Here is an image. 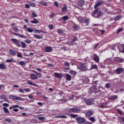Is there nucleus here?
Instances as JSON below:
<instances>
[{
    "instance_id": "obj_1",
    "label": "nucleus",
    "mask_w": 124,
    "mask_h": 124,
    "mask_svg": "<svg viewBox=\"0 0 124 124\" xmlns=\"http://www.w3.org/2000/svg\"><path fill=\"white\" fill-rule=\"evenodd\" d=\"M102 16H103V12L100 10H98V9H96L93 11L92 16L94 17V18H99Z\"/></svg>"
},
{
    "instance_id": "obj_2",
    "label": "nucleus",
    "mask_w": 124,
    "mask_h": 124,
    "mask_svg": "<svg viewBox=\"0 0 124 124\" xmlns=\"http://www.w3.org/2000/svg\"><path fill=\"white\" fill-rule=\"evenodd\" d=\"M90 19L87 18V17H83L81 20L80 23L82 25V26H88L89 25V20Z\"/></svg>"
},
{
    "instance_id": "obj_3",
    "label": "nucleus",
    "mask_w": 124,
    "mask_h": 124,
    "mask_svg": "<svg viewBox=\"0 0 124 124\" xmlns=\"http://www.w3.org/2000/svg\"><path fill=\"white\" fill-rule=\"evenodd\" d=\"M81 111V109L78 108H73L68 109L69 113H79Z\"/></svg>"
},
{
    "instance_id": "obj_4",
    "label": "nucleus",
    "mask_w": 124,
    "mask_h": 124,
    "mask_svg": "<svg viewBox=\"0 0 124 124\" xmlns=\"http://www.w3.org/2000/svg\"><path fill=\"white\" fill-rule=\"evenodd\" d=\"M76 121H77L78 124H84V123H86V120L85 118L80 117H77L76 118Z\"/></svg>"
},
{
    "instance_id": "obj_5",
    "label": "nucleus",
    "mask_w": 124,
    "mask_h": 124,
    "mask_svg": "<svg viewBox=\"0 0 124 124\" xmlns=\"http://www.w3.org/2000/svg\"><path fill=\"white\" fill-rule=\"evenodd\" d=\"M12 42H13L15 44H16V46L18 48L21 47V43L20 41L16 39H12L11 40Z\"/></svg>"
},
{
    "instance_id": "obj_6",
    "label": "nucleus",
    "mask_w": 124,
    "mask_h": 124,
    "mask_svg": "<svg viewBox=\"0 0 124 124\" xmlns=\"http://www.w3.org/2000/svg\"><path fill=\"white\" fill-rule=\"evenodd\" d=\"M124 68H117L115 70V74L118 75L124 74Z\"/></svg>"
},
{
    "instance_id": "obj_7",
    "label": "nucleus",
    "mask_w": 124,
    "mask_h": 124,
    "mask_svg": "<svg viewBox=\"0 0 124 124\" xmlns=\"http://www.w3.org/2000/svg\"><path fill=\"white\" fill-rule=\"evenodd\" d=\"M53 51V48L51 46H46L45 47V52L46 53H51Z\"/></svg>"
},
{
    "instance_id": "obj_8",
    "label": "nucleus",
    "mask_w": 124,
    "mask_h": 124,
    "mask_svg": "<svg viewBox=\"0 0 124 124\" xmlns=\"http://www.w3.org/2000/svg\"><path fill=\"white\" fill-rule=\"evenodd\" d=\"M79 69L80 70H82V71H86L87 68V67L85 66V65L81 63L79 64Z\"/></svg>"
},
{
    "instance_id": "obj_9",
    "label": "nucleus",
    "mask_w": 124,
    "mask_h": 124,
    "mask_svg": "<svg viewBox=\"0 0 124 124\" xmlns=\"http://www.w3.org/2000/svg\"><path fill=\"white\" fill-rule=\"evenodd\" d=\"M30 78L31 80H37V76L34 74H31L30 75Z\"/></svg>"
},
{
    "instance_id": "obj_10",
    "label": "nucleus",
    "mask_w": 124,
    "mask_h": 124,
    "mask_svg": "<svg viewBox=\"0 0 124 124\" xmlns=\"http://www.w3.org/2000/svg\"><path fill=\"white\" fill-rule=\"evenodd\" d=\"M78 4L79 6L83 7V5H84V4H85V0H79L78 1Z\"/></svg>"
},
{
    "instance_id": "obj_11",
    "label": "nucleus",
    "mask_w": 124,
    "mask_h": 124,
    "mask_svg": "<svg viewBox=\"0 0 124 124\" xmlns=\"http://www.w3.org/2000/svg\"><path fill=\"white\" fill-rule=\"evenodd\" d=\"M85 103L87 105H92L93 104V100L91 99H86L85 101Z\"/></svg>"
},
{
    "instance_id": "obj_12",
    "label": "nucleus",
    "mask_w": 124,
    "mask_h": 124,
    "mask_svg": "<svg viewBox=\"0 0 124 124\" xmlns=\"http://www.w3.org/2000/svg\"><path fill=\"white\" fill-rule=\"evenodd\" d=\"M118 98V96L117 95H111L109 98V100H111V101H115L116 99Z\"/></svg>"
},
{
    "instance_id": "obj_13",
    "label": "nucleus",
    "mask_w": 124,
    "mask_h": 124,
    "mask_svg": "<svg viewBox=\"0 0 124 124\" xmlns=\"http://www.w3.org/2000/svg\"><path fill=\"white\" fill-rule=\"evenodd\" d=\"M93 60L96 62H99V57L96 54H94V57H93Z\"/></svg>"
},
{
    "instance_id": "obj_14",
    "label": "nucleus",
    "mask_w": 124,
    "mask_h": 124,
    "mask_svg": "<svg viewBox=\"0 0 124 124\" xmlns=\"http://www.w3.org/2000/svg\"><path fill=\"white\" fill-rule=\"evenodd\" d=\"M27 84L28 85H31V86H34V87H38V85L35 84L34 82H32L30 80H27Z\"/></svg>"
},
{
    "instance_id": "obj_15",
    "label": "nucleus",
    "mask_w": 124,
    "mask_h": 124,
    "mask_svg": "<svg viewBox=\"0 0 124 124\" xmlns=\"http://www.w3.org/2000/svg\"><path fill=\"white\" fill-rule=\"evenodd\" d=\"M87 117H91V116L93 115V111L92 110H89L86 114Z\"/></svg>"
},
{
    "instance_id": "obj_16",
    "label": "nucleus",
    "mask_w": 124,
    "mask_h": 124,
    "mask_svg": "<svg viewBox=\"0 0 124 124\" xmlns=\"http://www.w3.org/2000/svg\"><path fill=\"white\" fill-rule=\"evenodd\" d=\"M78 41V38H77V37H74L72 40V42L70 43V45H73L75 42H76V41Z\"/></svg>"
},
{
    "instance_id": "obj_17",
    "label": "nucleus",
    "mask_w": 124,
    "mask_h": 124,
    "mask_svg": "<svg viewBox=\"0 0 124 124\" xmlns=\"http://www.w3.org/2000/svg\"><path fill=\"white\" fill-rule=\"evenodd\" d=\"M102 3H103V2H98V3H96L95 5L94 6V8H95L96 9H98L97 7L100 6V5H101V4H102Z\"/></svg>"
},
{
    "instance_id": "obj_18",
    "label": "nucleus",
    "mask_w": 124,
    "mask_h": 124,
    "mask_svg": "<svg viewBox=\"0 0 124 124\" xmlns=\"http://www.w3.org/2000/svg\"><path fill=\"white\" fill-rule=\"evenodd\" d=\"M9 53L11 56H15L16 55V51H14L12 49L9 50Z\"/></svg>"
},
{
    "instance_id": "obj_19",
    "label": "nucleus",
    "mask_w": 124,
    "mask_h": 124,
    "mask_svg": "<svg viewBox=\"0 0 124 124\" xmlns=\"http://www.w3.org/2000/svg\"><path fill=\"white\" fill-rule=\"evenodd\" d=\"M6 68V65L3 63H0V69H5Z\"/></svg>"
},
{
    "instance_id": "obj_20",
    "label": "nucleus",
    "mask_w": 124,
    "mask_h": 124,
    "mask_svg": "<svg viewBox=\"0 0 124 124\" xmlns=\"http://www.w3.org/2000/svg\"><path fill=\"white\" fill-rule=\"evenodd\" d=\"M34 32L35 33H44V31H41V30H36V29H35L34 30Z\"/></svg>"
},
{
    "instance_id": "obj_21",
    "label": "nucleus",
    "mask_w": 124,
    "mask_h": 124,
    "mask_svg": "<svg viewBox=\"0 0 124 124\" xmlns=\"http://www.w3.org/2000/svg\"><path fill=\"white\" fill-rule=\"evenodd\" d=\"M116 61L117 62H123L124 59L121 58L117 57L116 58Z\"/></svg>"
},
{
    "instance_id": "obj_22",
    "label": "nucleus",
    "mask_w": 124,
    "mask_h": 124,
    "mask_svg": "<svg viewBox=\"0 0 124 124\" xmlns=\"http://www.w3.org/2000/svg\"><path fill=\"white\" fill-rule=\"evenodd\" d=\"M30 22L31 23V24H38L39 21L36 18H33V20H31Z\"/></svg>"
},
{
    "instance_id": "obj_23",
    "label": "nucleus",
    "mask_w": 124,
    "mask_h": 124,
    "mask_svg": "<svg viewBox=\"0 0 124 124\" xmlns=\"http://www.w3.org/2000/svg\"><path fill=\"white\" fill-rule=\"evenodd\" d=\"M54 75L56 78H58V79H61V78H62V75H61V74L55 73Z\"/></svg>"
},
{
    "instance_id": "obj_24",
    "label": "nucleus",
    "mask_w": 124,
    "mask_h": 124,
    "mask_svg": "<svg viewBox=\"0 0 124 124\" xmlns=\"http://www.w3.org/2000/svg\"><path fill=\"white\" fill-rule=\"evenodd\" d=\"M73 29L74 31H78L79 30V26L76 24H75L73 26Z\"/></svg>"
},
{
    "instance_id": "obj_25",
    "label": "nucleus",
    "mask_w": 124,
    "mask_h": 124,
    "mask_svg": "<svg viewBox=\"0 0 124 124\" xmlns=\"http://www.w3.org/2000/svg\"><path fill=\"white\" fill-rule=\"evenodd\" d=\"M66 80L67 81H71V76L70 75L67 74L65 75Z\"/></svg>"
},
{
    "instance_id": "obj_26",
    "label": "nucleus",
    "mask_w": 124,
    "mask_h": 124,
    "mask_svg": "<svg viewBox=\"0 0 124 124\" xmlns=\"http://www.w3.org/2000/svg\"><path fill=\"white\" fill-rule=\"evenodd\" d=\"M66 10H67V6L66 4H65L64 7L62 8V12L64 13L65 12H66Z\"/></svg>"
},
{
    "instance_id": "obj_27",
    "label": "nucleus",
    "mask_w": 124,
    "mask_h": 124,
    "mask_svg": "<svg viewBox=\"0 0 124 124\" xmlns=\"http://www.w3.org/2000/svg\"><path fill=\"white\" fill-rule=\"evenodd\" d=\"M2 109H3V110H4V112L6 114H10V112H9V110H8V109H7V108H6L5 107H3Z\"/></svg>"
},
{
    "instance_id": "obj_28",
    "label": "nucleus",
    "mask_w": 124,
    "mask_h": 124,
    "mask_svg": "<svg viewBox=\"0 0 124 124\" xmlns=\"http://www.w3.org/2000/svg\"><path fill=\"white\" fill-rule=\"evenodd\" d=\"M33 37H34L36 39H42V37L40 36L38 34H34Z\"/></svg>"
},
{
    "instance_id": "obj_29",
    "label": "nucleus",
    "mask_w": 124,
    "mask_h": 124,
    "mask_svg": "<svg viewBox=\"0 0 124 124\" xmlns=\"http://www.w3.org/2000/svg\"><path fill=\"white\" fill-rule=\"evenodd\" d=\"M21 45L22 48L25 49L27 47V44L24 42H21Z\"/></svg>"
},
{
    "instance_id": "obj_30",
    "label": "nucleus",
    "mask_w": 124,
    "mask_h": 124,
    "mask_svg": "<svg viewBox=\"0 0 124 124\" xmlns=\"http://www.w3.org/2000/svg\"><path fill=\"white\" fill-rule=\"evenodd\" d=\"M56 118H60V119H67V116L65 115H60V116H57Z\"/></svg>"
},
{
    "instance_id": "obj_31",
    "label": "nucleus",
    "mask_w": 124,
    "mask_h": 124,
    "mask_svg": "<svg viewBox=\"0 0 124 124\" xmlns=\"http://www.w3.org/2000/svg\"><path fill=\"white\" fill-rule=\"evenodd\" d=\"M16 100H19L20 101H24L25 100V99L21 98V97H16Z\"/></svg>"
},
{
    "instance_id": "obj_32",
    "label": "nucleus",
    "mask_w": 124,
    "mask_h": 124,
    "mask_svg": "<svg viewBox=\"0 0 124 124\" xmlns=\"http://www.w3.org/2000/svg\"><path fill=\"white\" fill-rule=\"evenodd\" d=\"M6 62H14L15 61H14V59L12 58L11 59H8L7 60H6Z\"/></svg>"
},
{
    "instance_id": "obj_33",
    "label": "nucleus",
    "mask_w": 124,
    "mask_h": 124,
    "mask_svg": "<svg viewBox=\"0 0 124 124\" xmlns=\"http://www.w3.org/2000/svg\"><path fill=\"white\" fill-rule=\"evenodd\" d=\"M89 120L92 122V123H94L95 122V118H94V117H91L89 118Z\"/></svg>"
},
{
    "instance_id": "obj_34",
    "label": "nucleus",
    "mask_w": 124,
    "mask_h": 124,
    "mask_svg": "<svg viewBox=\"0 0 124 124\" xmlns=\"http://www.w3.org/2000/svg\"><path fill=\"white\" fill-rule=\"evenodd\" d=\"M70 74H71V75H73L74 76L77 74V72L74 71H70Z\"/></svg>"
},
{
    "instance_id": "obj_35",
    "label": "nucleus",
    "mask_w": 124,
    "mask_h": 124,
    "mask_svg": "<svg viewBox=\"0 0 124 124\" xmlns=\"http://www.w3.org/2000/svg\"><path fill=\"white\" fill-rule=\"evenodd\" d=\"M40 4H42V5H44V6H47V2H44L43 1H41L40 2Z\"/></svg>"
},
{
    "instance_id": "obj_36",
    "label": "nucleus",
    "mask_w": 124,
    "mask_h": 124,
    "mask_svg": "<svg viewBox=\"0 0 124 124\" xmlns=\"http://www.w3.org/2000/svg\"><path fill=\"white\" fill-rule=\"evenodd\" d=\"M97 68V66L95 64H93L91 67V69H96Z\"/></svg>"
},
{
    "instance_id": "obj_37",
    "label": "nucleus",
    "mask_w": 124,
    "mask_h": 124,
    "mask_svg": "<svg viewBox=\"0 0 124 124\" xmlns=\"http://www.w3.org/2000/svg\"><path fill=\"white\" fill-rule=\"evenodd\" d=\"M27 31H28V32L31 33L32 32H34V30H32V29H31L30 28H27Z\"/></svg>"
},
{
    "instance_id": "obj_38",
    "label": "nucleus",
    "mask_w": 124,
    "mask_h": 124,
    "mask_svg": "<svg viewBox=\"0 0 124 124\" xmlns=\"http://www.w3.org/2000/svg\"><path fill=\"white\" fill-rule=\"evenodd\" d=\"M70 116L71 117V118H73V119H74V118H76V117H78V115L71 114H70Z\"/></svg>"
},
{
    "instance_id": "obj_39",
    "label": "nucleus",
    "mask_w": 124,
    "mask_h": 124,
    "mask_svg": "<svg viewBox=\"0 0 124 124\" xmlns=\"http://www.w3.org/2000/svg\"><path fill=\"white\" fill-rule=\"evenodd\" d=\"M19 64L20 65H21V66H24V65H25L26 63H25V62L24 61H20L19 62Z\"/></svg>"
},
{
    "instance_id": "obj_40",
    "label": "nucleus",
    "mask_w": 124,
    "mask_h": 124,
    "mask_svg": "<svg viewBox=\"0 0 124 124\" xmlns=\"http://www.w3.org/2000/svg\"><path fill=\"white\" fill-rule=\"evenodd\" d=\"M9 97L10 99H13V100H15V99H16V96H14L13 95H11Z\"/></svg>"
},
{
    "instance_id": "obj_41",
    "label": "nucleus",
    "mask_w": 124,
    "mask_h": 124,
    "mask_svg": "<svg viewBox=\"0 0 124 124\" xmlns=\"http://www.w3.org/2000/svg\"><path fill=\"white\" fill-rule=\"evenodd\" d=\"M57 32L58 33H59V34H62V33H63V31H62V29H59L57 31Z\"/></svg>"
},
{
    "instance_id": "obj_42",
    "label": "nucleus",
    "mask_w": 124,
    "mask_h": 124,
    "mask_svg": "<svg viewBox=\"0 0 124 124\" xmlns=\"http://www.w3.org/2000/svg\"><path fill=\"white\" fill-rule=\"evenodd\" d=\"M31 18H34L35 17H37V15L35 14L34 12L32 13L31 14Z\"/></svg>"
},
{
    "instance_id": "obj_43",
    "label": "nucleus",
    "mask_w": 124,
    "mask_h": 124,
    "mask_svg": "<svg viewBox=\"0 0 124 124\" xmlns=\"http://www.w3.org/2000/svg\"><path fill=\"white\" fill-rule=\"evenodd\" d=\"M13 30H14V31H15L16 32H18V31H19V30L18 29V28L15 26L13 27Z\"/></svg>"
},
{
    "instance_id": "obj_44",
    "label": "nucleus",
    "mask_w": 124,
    "mask_h": 124,
    "mask_svg": "<svg viewBox=\"0 0 124 124\" xmlns=\"http://www.w3.org/2000/svg\"><path fill=\"white\" fill-rule=\"evenodd\" d=\"M16 53L17 54V57L18 58H23V57H22V53L18 52V51H16Z\"/></svg>"
},
{
    "instance_id": "obj_45",
    "label": "nucleus",
    "mask_w": 124,
    "mask_h": 124,
    "mask_svg": "<svg viewBox=\"0 0 124 124\" xmlns=\"http://www.w3.org/2000/svg\"><path fill=\"white\" fill-rule=\"evenodd\" d=\"M121 16H117L114 18V20H115V21H118V20H119V19H121Z\"/></svg>"
},
{
    "instance_id": "obj_46",
    "label": "nucleus",
    "mask_w": 124,
    "mask_h": 124,
    "mask_svg": "<svg viewBox=\"0 0 124 124\" xmlns=\"http://www.w3.org/2000/svg\"><path fill=\"white\" fill-rule=\"evenodd\" d=\"M0 98L1 99H5L6 98V96H5V95H1L0 96Z\"/></svg>"
},
{
    "instance_id": "obj_47",
    "label": "nucleus",
    "mask_w": 124,
    "mask_h": 124,
    "mask_svg": "<svg viewBox=\"0 0 124 124\" xmlns=\"http://www.w3.org/2000/svg\"><path fill=\"white\" fill-rule=\"evenodd\" d=\"M62 19H63V20H64V21H66V20H68V16H64L63 17H62Z\"/></svg>"
},
{
    "instance_id": "obj_48",
    "label": "nucleus",
    "mask_w": 124,
    "mask_h": 124,
    "mask_svg": "<svg viewBox=\"0 0 124 124\" xmlns=\"http://www.w3.org/2000/svg\"><path fill=\"white\" fill-rule=\"evenodd\" d=\"M49 30H53V29H54V26H53V25L52 24H50L49 26H48Z\"/></svg>"
},
{
    "instance_id": "obj_49",
    "label": "nucleus",
    "mask_w": 124,
    "mask_h": 124,
    "mask_svg": "<svg viewBox=\"0 0 124 124\" xmlns=\"http://www.w3.org/2000/svg\"><path fill=\"white\" fill-rule=\"evenodd\" d=\"M25 42H26V43H27V44H30L31 43V41L29 39H26L25 41Z\"/></svg>"
},
{
    "instance_id": "obj_50",
    "label": "nucleus",
    "mask_w": 124,
    "mask_h": 124,
    "mask_svg": "<svg viewBox=\"0 0 124 124\" xmlns=\"http://www.w3.org/2000/svg\"><path fill=\"white\" fill-rule=\"evenodd\" d=\"M105 87L108 89H109V88H110L111 87V84H110V83H107L105 85Z\"/></svg>"
},
{
    "instance_id": "obj_51",
    "label": "nucleus",
    "mask_w": 124,
    "mask_h": 124,
    "mask_svg": "<svg viewBox=\"0 0 124 124\" xmlns=\"http://www.w3.org/2000/svg\"><path fill=\"white\" fill-rule=\"evenodd\" d=\"M5 122H7V123H11L12 120H11V119L6 118L5 120Z\"/></svg>"
},
{
    "instance_id": "obj_52",
    "label": "nucleus",
    "mask_w": 124,
    "mask_h": 124,
    "mask_svg": "<svg viewBox=\"0 0 124 124\" xmlns=\"http://www.w3.org/2000/svg\"><path fill=\"white\" fill-rule=\"evenodd\" d=\"M18 37H20L21 38H26V36H24L21 34H18Z\"/></svg>"
},
{
    "instance_id": "obj_53",
    "label": "nucleus",
    "mask_w": 124,
    "mask_h": 124,
    "mask_svg": "<svg viewBox=\"0 0 124 124\" xmlns=\"http://www.w3.org/2000/svg\"><path fill=\"white\" fill-rule=\"evenodd\" d=\"M124 29L123 28H120L118 31H117V34H118V33H120V32H121V31H123V30Z\"/></svg>"
},
{
    "instance_id": "obj_54",
    "label": "nucleus",
    "mask_w": 124,
    "mask_h": 124,
    "mask_svg": "<svg viewBox=\"0 0 124 124\" xmlns=\"http://www.w3.org/2000/svg\"><path fill=\"white\" fill-rule=\"evenodd\" d=\"M38 120H40V121H44V119H45L44 117H39L38 118Z\"/></svg>"
},
{
    "instance_id": "obj_55",
    "label": "nucleus",
    "mask_w": 124,
    "mask_h": 124,
    "mask_svg": "<svg viewBox=\"0 0 124 124\" xmlns=\"http://www.w3.org/2000/svg\"><path fill=\"white\" fill-rule=\"evenodd\" d=\"M18 91L19 92V93H25V92H24V90L21 88L19 89Z\"/></svg>"
},
{
    "instance_id": "obj_56",
    "label": "nucleus",
    "mask_w": 124,
    "mask_h": 124,
    "mask_svg": "<svg viewBox=\"0 0 124 124\" xmlns=\"http://www.w3.org/2000/svg\"><path fill=\"white\" fill-rule=\"evenodd\" d=\"M32 72H33V73H35V74H36L37 75H38V76L41 75V74H40L39 73H37V72H36L35 71H33Z\"/></svg>"
},
{
    "instance_id": "obj_57",
    "label": "nucleus",
    "mask_w": 124,
    "mask_h": 124,
    "mask_svg": "<svg viewBox=\"0 0 124 124\" xmlns=\"http://www.w3.org/2000/svg\"><path fill=\"white\" fill-rule=\"evenodd\" d=\"M2 106H4V107H8L9 106V104L7 103H4L2 104Z\"/></svg>"
},
{
    "instance_id": "obj_58",
    "label": "nucleus",
    "mask_w": 124,
    "mask_h": 124,
    "mask_svg": "<svg viewBox=\"0 0 124 124\" xmlns=\"http://www.w3.org/2000/svg\"><path fill=\"white\" fill-rule=\"evenodd\" d=\"M99 108H105V105H99Z\"/></svg>"
},
{
    "instance_id": "obj_59",
    "label": "nucleus",
    "mask_w": 124,
    "mask_h": 124,
    "mask_svg": "<svg viewBox=\"0 0 124 124\" xmlns=\"http://www.w3.org/2000/svg\"><path fill=\"white\" fill-rule=\"evenodd\" d=\"M30 5H31V6H32V7H35V3H31Z\"/></svg>"
},
{
    "instance_id": "obj_60",
    "label": "nucleus",
    "mask_w": 124,
    "mask_h": 124,
    "mask_svg": "<svg viewBox=\"0 0 124 124\" xmlns=\"http://www.w3.org/2000/svg\"><path fill=\"white\" fill-rule=\"evenodd\" d=\"M28 97L29 98H30V99H34V97L32 96V95H29Z\"/></svg>"
},
{
    "instance_id": "obj_61",
    "label": "nucleus",
    "mask_w": 124,
    "mask_h": 124,
    "mask_svg": "<svg viewBox=\"0 0 124 124\" xmlns=\"http://www.w3.org/2000/svg\"><path fill=\"white\" fill-rule=\"evenodd\" d=\"M54 5L57 7H59V3L57 1L54 2Z\"/></svg>"
},
{
    "instance_id": "obj_62",
    "label": "nucleus",
    "mask_w": 124,
    "mask_h": 124,
    "mask_svg": "<svg viewBox=\"0 0 124 124\" xmlns=\"http://www.w3.org/2000/svg\"><path fill=\"white\" fill-rule=\"evenodd\" d=\"M24 91H25V92H31V89L24 88Z\"/></svg>"
},
{
    "instance_id": "obj_63",
    "label": "nucleus",
    "mask_w": 124,
    "mask_h": 124,
    "mask_svg": "<svg viewBox=\"0 0 124 124\" xmlns=\"http://www.w3.org/2000/svg\"><path fill=\"white\" fill-rule=\"evenodd\" d=\"M122 53H124V44L122 45V50L121 51Z\"/></svg>"
},
{
    "instance_id": "obj_64",
    "label": "nucleus",
    "mask_w": 124,
    "mask_h": 124,
    "mask_svg": "<svg viewBox=\"0 0 124 124\" xmlns=\"http://www.w3.org/2000/svg\"><path fill=\"white\" fill-rule=\"evenodd\" d=\"M30 5H29L28 4H26V5H25V8H26L29 9V8H30Z\"/></svg>"
}]
</instances>
